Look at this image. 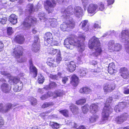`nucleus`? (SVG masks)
Segmentation results:
<instances>
[{
    "mask_svg": "<svg viewBox=\"0 0 129 129\" xmlns=\"http://www.w3.org/2000/svg\"><path fill=\"white\" fill-rule=\"evenodd\" d=\"M85 38L84 35L82 34L80 35L77 38H75L73 39L70 38H67L64 40L65 47L68 49H72L74 46H77L79 51L82 52L85 49L83 42L85 40Z\"/></svg>",
    "mask_w": 129,
    "mask_h": 129,
    "instance_id": "obj_1",
    "label": "nucleus"
},
{
    "mask_svg": "<svg viewBox=\"0 0 129 129\" xmlns=\"http://www.w3.org/2000/svg\"><path fill=\"white\" fill-rule=\"evenodd\" d=\"M61 13L66 17H70V16L74 14L78 17L81 16L83 14V10L80 7L76 6L73 9L71 6H69L67 8H63L61 10Z\"/></svg>",
    "mask_w": 129,
    "mask_h": 129,
    "instance_id": "obj_2",
    "label": "nucleus"
},
{
    "mask_svg": "<svg viewBox=\"0 0 129 129\" xmlns=\"http://www.w3.org/2000/svg\"><path fill=\"white\" fill-rule=\"evenodd\" d=\"M88 46L90 49H94L95 51L91 54V56L94 57V58H96L100 54L102 50L100 46V41L98 38L95 36L92 37L89 40Z\"/></svg>",
    "mask_w": 129,
    "mask_h": 129,
    "instance_id": "obj_3",
    "label": "nucleus"
},
{
    "mask_svg": "<svg viewBox=\"0 0 129 129\" xmlns=\"http://www.w3.org/2000/svg\"><path fill=\"white\" fill-rule=\"evenodd\" d=\"M62 17L67 19L65 22H63L60 26V29L63 31L69 30L70 29L74 28L75 26L74 21L71 17H66L63 16V14H62Z\"/></svg>",
    "mask_w": 129,
    "mask_h": 129,
    "instance_id": "obj_4",
    "label": "nucleus"
},
{
    "mask_svg": "<svg viewBox=\"0 0 129 129\" xmlns=\"http://www.w3.org/2000/svg\"><path fill=\"white\" fill-rule=\"evenodd\" d=\"M119 38L121 42L127 43V46L126 47V51L129 54V30H123L119 35Z\"/></svg>",
    "mask_w": 129,
    "mask_h": 129,
    "instance_id": "obj_5",
    "label": "nucleus"
},
{
    "mask_svg": "<svg viewBox=\"0 0 129 129\" xmlns=\"http://www.w3.org/2000/svg\"><path fill=\"white\" fill-rule=\"evenodd\" d=\"M113 110L112 108L109 105L105 104L103 110V111L102 115V123H105L107 121L109 113L111 112Z\"/></svg>",
    "mask_w": 129,
    "mask_h": 129,
    "instance_id": "obj_6",
    "label": "nucleus"
},
{
    "mask_svg": "<svg viewBox=\"0 0 129 129\" xmlns=\"http://www.w3.org/2000/svg\"><path fill=\"white\" fill-rule=\"evenodd\" d=\"M122 46L120 44L115 43L113 40H111L108 42V49L110 52H118L122 49Z\"/></svg>",
    "mask_w": 129,
    "mask_h": 129,
    "instance_id": "obj_7",
    "label": "nucleus"
},
{
    "mask_svg": "<svg viewBox=\"0 0 129 129\" xmlns=\"http://www.w3.org/2000/svg\"><path fill=\"white\" fill-rule=\"evenodd\" d=\"M22 48L21 46H17L15 47L13 51V53L16 57L17 58H19L18 61L20 62H25L26 60V58L24 56H22Z\"/></svg>",
    "mask_w": 129,
    "mask_h": 129,
    "instance_id": "obj_8",
    "label": "nucleus"
},
{
    "mask_svg": "<svg viewBox=\"0 0 129 129\" xmlns=\"http://www.w3.org/2000/svg\"><path fill=\"white\" fill-rule=\"evenodd\" d=\"M36 20V19L31 16L27 17L25 19L22 25L23 26V29H29L31 26V23L34 24L35 23Z\"/></svg>",
    "mask_w": 129,
    "mask_h": 129,
    "instance_id": "obj_9",
    "label": "nucleus"
},
{
    "mask_svg": "<svg viewBox=\"0 0 129 129\" xmlns=\"http://www.w3.org/2000/svg\"><path fill=\"white\" fill-rule=\"evenodd\" d=\"M56 3L54 0H47L44 4L45 9L49 13L53 11V8L56 6Z\"/></svg>",
    "mask_w": 129,
    "mask_h": 129,
    "instance_id": "obj_10",
    "label": "nucleus"
},
{
    "mask_svg": "<svg viewBox=\"0 0 129 129\" xmlns=\"http://www.w3.org/2000/svg\"><path fill=\"white\" fill-rule=\"evenodd\" d=\"M41 6L40 4L38 3L37 6H36L34 8L33 4H29L27 6L26 10L29 13H31L33 12L34 10L35 11H37L41 8Z\"/></svg>",
    "mask_w": 129,
    "mask_h": 129,
    "instance_id": "obj_11",
    "label": "nucleus"
},
{
    "mask_svg": "<svg viewBox=\"0 0 129 129\" xmlns=\"http://www.w3.org/2000/svg\"><path fill=\"white\" fill-rule=\"evenodd\" d=\"M128 114L124 113L117 117L115 119V121L117 123L120 124L125 121L127 118Z\"/></svg>",
    "mask_w": 129,
    "mask_h": 129,
    "instance_id": "obj_12",
    "label": "nucleus"
},
{
    "mask_svg": "<svg viewBox=\"0 0 129 129\" xmlns=\"http://www.w3.org/2000/svg\"><path fill=\"white\" fill-rule=\"evenodd\" d=\"M45 44L46 45L48 46V44L52 42L53 37L52 34L48 32L46 33L44 36Z\"/></svg>",
    "mask_w": 129,
    "mask_h": 129,
    "instance_id": "obj_13",
    "label": "nucleus"
},
{
    "mask_svg": "<svg viewBox=\"0 0 129 129\" xmlns=\"http://www.w3.org/2000/svg\"><path fill=\"white\" fill-rule=\"evenodd\" d=\"M120 72L121 74V75L124 79H127L129 77L128 71L126 68H122L120 70Z\"/></svg>",
    "mask_w": 129,
    "mask_h": 129,
    "instance_id": "obj_14",
    "label": "nucleus"
},
{
    "mask_svg": "<svg viewBox=\"0 0 129 129\" xmlns=\"http://www.w3.org/2000/svg\"><path fill=\"white\" fill-rule=\"evenodd\" d=\"M14 106L11 103L7 104L4 107H3L2 105H0V111L3 113L7 112L10 109Z\"/></svg>",
    "mask_w": 129,
    "mask_h": 129,
    "instance_id": "obj_15",
    "label": "nucleus"
},
{
    "mask_svg": "<svg viewBox=\"0 0 129 129\" xmlns=\"http://www.w3.org/2000/svg\"><path fill=\"white\" fill-rule=\"evenodd\" d=\"M126 103H129L121 102L119 103L114 108L115 111L116 112H119L121 111L126 105Z\"/></svg>",
    "mask_w": 129,
    "mask_h": 129,
    "instance_id": "obj_16",
    "label": "nucleus"
},
{
    "mask_svg": "<svg viewBox=\"0 0 129 129\" xmlns=\"http://www.w3.org/2000/svg\"><path fill=\"white\" fill-rule=\"evenodd\" d=\"M67 70L69 72H72L74 71L76 68V66L74 62L71 61L67 64Z\"/></svg>",
    "mask_w": 129,
    "mask_h": 129,
    "instance_id": "obj_17",
    "label": "nucleus"
},
{
    "mask_svg": "<svg viewBox=\"0 0 129 129\" xmlns=\"http://www.w3.org/2000/svg\"><path fill=\"white\" fill-rule=\"evenodd\" d=\"M1 88L4 92L7 93L9 92L11 87L7 83H4L2 85Z\"/></svg>",
    "mask_w": 129,
    "mask_h": 129,
    "instance_id": "obj_18",
    "label": "nucleus"
},
{
    "mask_svg": "<svg viewBox=\"0 0 129 129\" xmlns=\"http://www.w3.org/2000/svg\"><path fill=\"white\" fill-rule=\"evenodd\" d=\"M115 85L114 84H106L104 87V89L105 92H111L115 88Z\"/></svg>",
    "mask_w": 129,
    "mask_h": 129,
    "instance_id": "obj_19",
    "label": "nucleus"
},
{
    "mask_svg": "<svg viewBox=\"0 0 129 129\" xmlns=\"http://www.w3.org/2000/svg\"><path fill=\"white\" fill-rule=\"evenodd\" d=\"M115 69V65L114 63L112 62L109 64L108 67V72L110 74L116 73L117 71Z\"/></svg>",
    "mask_w": 129,
    "mask_h": 129,
    "instance_id": "obj_20",
    "label": "nucleus"
},
{
    "mask_svg": "<svg viewBox=\"0 0 129 129\" xmlns=\"http://www.w3.org/2000/svg\"><path fill=\"white\" fill-rule=\"evenodd\" d=\"M98 7L96 4H91L88 7L87 11L88 13L92 14L95 12L97 8Z\"/></svg>",
    "mask_w": 129,
    "mask_h": 129,
    "instance_id": "obj_21",
    "label": "nucleus"
},
{
    "mask_svg": "<svg viewBox=\"0 0 129 129\" xmlns=\"http://www.w3.org/2000/svg\"><path fill=\"white\" fill-rule=\"evenodd\" d=\"M47 63L49 66L52 67H55L58 65L57 62L53 58H48L47 60Z\"/></svg>",
    "mask_w": 129,
    "mask_h": 129,
    "instance_id": "obj_22",
    "label": "nucleus"
},
{
    "mask_svg": "<svg viewBox=\"0 0 129 129\" xmlns=\"http://www.w3.org/2000/svg\"><path fill=\"white\" fill-rule=\"evenodd\" d=\"M98 107L97 103L91 104L89 107L90 112L92 113H95L98 111Z\"/></svg>",
    "mask_w": 129,
    "mask_h": 129,
    "instance_id": "obj_23",
    "label": "nucleus"
},
{
    "mask_svg": "<svg viewBox=\"0 0 129 129\" xmlns=\"http://www.w3.org/2000/svg\"><path fill=\"white\" fill-rule=\"evenodd\" d=\"M17 17L14 14H12L10 16L9 21L13 24H15L17 22Z\"/></svg>",
    "mask_w": 129,
    "mask_h": 129,
    "instance_id": "obj_24",
    "label": "nucleus"
},
{
    "mask_svg": "<svg viewBox=\"0 0 129 129\" xmlns=\"http://www.w3.org/2000/svg\"><path fill=\"white\" fill-rule=\"evenodd\" d=\"M15 41L18 43L21 44L24 42V39L23 36L21 35L17 36L15 38Z\"/></svg>",
    "mask_w": 129,
    "mask_h": 129,
    "instance_id": "obj_25",
    "label": "nucleus"
},
{
    "mask_svg": "<svg viewBox=\"0 0 129 129\" xmlns=\"http://www.w3.org/2000/svg\"><path fill=\"white\" fill-rule=\"evenodd\" d=\"M88 22L87 20H84L82 21L80 25L83 29L85 31H88V26L86 25Z\"/></svg>",
    "mask_w": 129,
    "mask_h": 129,
    "instance_id": "obj_26",
    "label": "nucleus"
},
{
    "mask_svg": "<svg viewBox=\"0 0 129 129\" xmlns=\"http://www.w3.org/2000/svg\"><path fill=\"white\" fill-rule=\"evenodd\" d=\"M48 21L49 22L50 25L52 27H55L58 24L56 19L54 18L49 19L47 20V22Z\"/></svg>",
    "mask_w": 129,
    "mask_h": 129,
    "instance_id": "obj_27",
    "label": "nucleus"
},
{
    "mask_svg": "<svg viewBox=\"0 0 129 129\" xmlns=\"http://www.w3.org/2000/svg\"><path fill=\"white\" fill-rule=\"evenodd\" d=\"M70 108L74 114H77L78 113L79 110L78 108L76 107L74 105L71 104Z\"/></svg>",
    "mask_w": 129,
    "mask_h": 129,
    "instance_id": "obj_28",
    "label": "nucleus"
},
{
    "mask_svg": "<svg viewBox=\"0 0 129 129\" xmlns=\"http://www.w3.org/2000/svg\"><path fill=\"white\" fill-rule=\"evenodd\" d=\"M72 83L75 86H76L79 82L78 78L75 75H73L72 76Z\"/></svg>",
    "mask_w": 129,
    "mask_h": 129,
    "instance_id": "obj_29",
    "label": "nucleus"
},
{
    "mask_svg": "<svg viewBox=\"0 0 129 129\" xmlns=\"http://www.w3.org/2000/svg\"><path fill=\"white\" fill-rule=\"evenodd\" d=\"M40 49V45L39 43H34L32 45L31 49L34 52H37Z\"/></svg>",
    "mask_w": 129,
    "mask_h": 129,
    "instance_id": "obj_30",
    "label": "nucleus"
},
{
    "mask_svg": "<svg viewBox=\"0 0 129 129\" xmlns=\"http://www.w3.org/2000/svg\"><path fill=\"white\" fill-rule=\"evenodd\" d=\"M91 91V90L88 88L83 87L80 89L79 92L81 93L88 94Z\"/></svg>",
    "mask_w": 129,
    "mask_h": 129,
    "instance_id": "obj_31",
    "label": "nucleus"
},
{
    "mask_svg": "<svg viewBox=\"0 0 129 129\" xmlns=\"http://www.w3.org/2000/svg\"><path fill=\"white\" fill-rule=\"evenodd\" d=\"M62 74L61 73H58L57 75L50 74L49 77L50 78L54 80H58L61 77Z\"/></svg>",
    "mask_w": 129,
    "mask_h": 129,
    "instance_id": "obj_32",
    "label": "nucleus"
},
{
    "mask_svg": "<svg viewBox=\"0 0 129 129\" xmlns=\"http://www.w3.org/2000/svg\"><path fill=\"white\" fill-rule=\"evenodd\" d=\"M60 52L59 50L52 48H49L48 49V53L52 55H54L56 53H59Z\"/></svg>",
    "mask_w": 129,
    "mask_h": 129,
    "instance_id": "obj_33",
    "label": "nucleus"
},
{
    "mask_svg": "<svg viewBox=\"0 0 129 129\" xmlns=\"http://www.w3.org/2000/svg\"><path fill=\"white\" fill-rule=\"evenodd\" d=\"M87 72V69L82 68L80 69L78 71V74L80 76L82 77L85 76Z\"/></svg>",
    "mask_w": 129,
    "mask_h": 129,
    "instance_id": "obj_34",
    "label": "nucleus"
},
{
    "mask_svg": "<svg viewBox=\"0 0 129 129\" xmlns=\"http://www.w3.org/2000/svg\"><path fill=\"white\" fill-rule=\"evenodd\" d=\"M53 93L52 92H49L47 93L42 96L40 98L42 100H44L48 98L53 95Z\"/></svg>",
    "mask_w": 129,
    "mask_h": 129,
    "instance_id": "obj_35",
    "label": "nucleus"
},
{
    "mask_svg": "<svg viewBox=\"0 0 129 129\" xmlns=\"http://www.w3.org/2000/svg\"><path fill=\"white\" fill-rule=\"evenodd\" d=\"M38 17L39 19L42 21H45L47 20L45 17L44 13L43 12L40 13L38 14Z\"/></svg>",
    "mask_w": 129,
    "mask_h": 129,
    "instance_id": "obj_36",
    "label": "nucleus"
},
{
    "mask_svg": "<svg viewBox=\"0 0 129 129\" xmlns=\"http://www.w3.org/2000/svg\"><path fill=\"white\" fill-rule=\"evenodd\" d=\"M30 71L33 73L34 77H36L37 76V68L33 66L30 67Z\"/></svg>",
    "mask_w": 129,
    "mask_h": 129,
    "instance_id": "obj_37",
    "label": "nucleus"
},
{
    "mask_svg": "<svg viewBox=\"0 0 129 129\" xmlns=\"http://www.w3.org/2000/svg\"><path fill=\"white\" fill-rule=\"evenodd\" d=\"M16 84V86H17V87L16 86V88H17V89L16 88V90L15 91H19L20 90L22 89L23 87V84L22 83V82L20 80Z\"/></svg>",
    "mask_w": 129,
    "mask_h": 129,
    "instance_id": "obj_38",
    "label": "nucleus"
},
{
    "mask_svg": "<svg viewBox=\"0 0 129 129\" xmlns=\"http://www.w3.org/2000/svg\"><path fill=\"white\" fill-rule=\"evenodd\" d=\"M50 124L52 128L54 129H57L59 127V124L55 122H51Z\"/></svg>",
    "mask_w": 129,
    "mask_h": 129,
    "instance_id": "obj_39",
    "label": "nucleus"
},
{
    "mask_svg": "<svg viewBox=\"0 0 129 129\" xmlns=\"http://www.w3.org/2000/svg\"><path fill=\"white\" fill-rule=\"evenodd\" d=\"M101 70L98 67L96 69H93L91 70L90 71L94 75H96L101 72Z\"/></svg>",
    "mask_w": 129,
    "mask_h": 129,
    "instance_id": "obj_40",
    "label": "nucleus"
},
{
    "mask_svg": "<svg viewBox=\"0 0 129 129\" xmlns=\"http://www.w3.org/2000/svg\"><path fill=\"white\" fill-rule=\"evenodd\" d=\"M7 20V18L3 17V15L0 14V23L1 24H4L6 23Z\"/></svg>",
    "mask_w": 129,
    "mask_h": 129,
    "instance_id": "obj_41",
    "label": "nucleus"
},
{
    "mask_svg": "<svg viewBox=\"0 0 129 129\" xmlns=\"http://www.w3.org/2000/svg\"><path fill=\"white\" fill-rule=\"evenodd\" d=\"M89 107V106L87 104H86L82 107V111L84 114H86L88 112Z\"/></svg>",
    "mask_w": 129,
    "mask_h": 129,
    "instance_id": "obj_42",
    "label": "nucleus"
},
{
    "mask_svg": "<svg viewBox=\"0 0 129 129\" xmlns=\"http://www.w3.org/2000/svg\"><path fill=\"white\" fill-rule=\"evenodd\" d=\"M53 105L54 103L52 102H46L43 104L42 106V107L43 108H46L51 106H53Z\"/></svg>",
    "mask_w": 129,
    "mask_h": 129,
    "instance_id": "obj_43",
    "label": "nucleus"
},
{
    "mask_svg": "<svg viewBox=\"0 0 129 129\" xmlns=\"http://www.w3.org/2000/svg\"><path fill=\"white\" fill-rule=\"evenodd\" d=\"M44 77L41 74L39 75L38 76V81L39 83H42L44 82Z\"/></svg>",
    "mask_w": 129,
    "mask_h": 129,
    "instance_id": "obj_44",
    "label": "nucleus"
},
{
    "mask_svg": "<svg viewBox=\"0 0 129 129\" xmlns=\"http://www.w3.org/2000/svg\"><path fill=\"white\" fill-rule=\"evenodd\" d=\"M61 60L62 58L61 56L60 52L59 53H58L56 58V61L57 62V63L58 65L60 63Z\"/></svg>",
    "mask_w": 129,
    "mask_h": 129,
    "instance_id": "obj_45",
    "label": "nucleus"
},
{
    "mask_svg": "<svg viewBox=\"0 0 129 129\" xmlns=\"http://www.w3.org/2000/svg\"><path fill=\"white\" fill-rule=\"evenodd\" d=\"M86 99L85 98H83L76 101V103L78 105L83 104L86 102Z\"/></svg>",
    "mask_w": 129,
    "mask_h": 129,
    "instance_id": "obj_46",
    "label": "nucleus"
},
{
    "mask_svg": "<svg viewBox=\"0 0 129 129\" xmlns=\"http://www.w3.org/2000/svg\"><path fill=\"white\" fill-rule=\"evenodd\" d=\"M98 118V117L97 115H93L89 118L90 122L92 123L95 122Z\"/></svg>",
    "mask_w": 129,
    "mask_h": 129,
    "instance_id": "obj_47",
    "label": "nucleus"
},
{
    "mask_svg": "<svg viewBox=\"0 0 129 129\" xmlns=\"http://www.w3.org/2000/svg\"><path fill=\"white\" fill-rule=\"evenodd\" d=\"M62 114L65 116L68 117L69 116L68 111L67 110H61L59 111Z\"/></svg>",
    "mask_w": 129,
    "mask_h": 129,
    "instance_id": "obj_48",
    "label": "nucleus"
},
{
    "mask_svg": "<svg viewBox=\"0 0 129 129\" xmlns=\"http://www.w3.org/2000/svg\"><path fill=\"white\" fill-rule=\"evenodd\" d=\"M90 0H82V4L84 9L85 10V8L86 6L89 3Z\"/></svg>",
    "mask_w": 129,
    "mask_h": 129,
    "instance_id": "obj_49",
    "label": "nucleus"
},
{
    "mask_svg": "<svg viewBox=\"0 0 129 129\" xmlns=\"http://www.w3.org/2000/svg\"><path fill=\"white\" fill-rule=\"evenodd\" d=\"M29 100L30 101L32 105H36L37 101L35 98L32 97L29 99Z\"/></svg>",
    "mask_w": 129,
    "mask_h": 129,
    "instance_id": "obj_50",
    "label": "nucleus"
},
{
    "mask_svg": "<svg viewBox=\"0 0 129 129\" xmlns=\"http://www.w3.org/2000/svg\"><path fill=\"white\" fill-rule=\"evenodd\" d=\"M98 7L99 8V10L101 11H103L104 10V5L102 2H100L98 3Z\"/></svg>",
    "mask_w": 129,
    "mask_h": 129,
    "instance_id": "obj_51",
    "label": "nucleus"
},
{
    "mask_svg": "<svg viewBox=\"0 0 129 129\" xmlns=\"http://www.w3.org/2000/svg\"><path fill=\"white\" fill-rule=\"evenodd\" d=\"M54 94H55L56 95V96H54L53 94V97L54 98H56L57 96H62L63 94V93L62 92L60 91H55L54 93Z\"/></svg>",
    "mask_w": 129,
    "mask_h": 129,
    "instance_id": "obj_52",
    "label": "nucleus"
},
{
    "mask_svg": "<svg viewBox=\"0 0 129 129\" xmlns=\"http://www.w3.org/2000/svg\"><path fill=\"white\" fill-rule=\"evenodd\" d=\"M69 125L71 128H76L77 126V124L74 122H71L69 124Z\"/></svg>",
    "mask_w": 129,
    "mask_h": 129,
    "instance_id": "obj_53",
    "label": "nucleus"
},
{
    "mask_svg": "<svg viewBox=\"0 0 129 129\" xmlns=\"http://www.w3.org/2000/svg\"><path fill=\"white\" fill-rule=\"evenodd\" d=\"M123 92L125 94H129V86H127L124 88Z\"/></svg>",
    "mask_w": 129,
    "mask_h": 129,
    "instance_id": "obj_54",
    "label": "nucleus"
},
{
    "mask_svg": "<svg viewBox=\"0 0 129 129\" xmlns=\"http://www.w3.org/2000/svg\"><path fill=\"white\" fill-rule=\"evenodd\" d=\"M13 32V31L12 29V28L11 27H9L7 28V33L9 35H12Z\"/></svg>",
    "mask_w": 129,
    "mask_h": 129,
    "instance_id": "obj_55",
    "label": "nucleus"
},
{
    "mask_svg": "<svg viewBox=\"0 0 129 129\" xmlns=\"http://www.w3.org/2000/svg\"><path fill=\"white\" fill-rule=\"evenodd\" d=\"M56 86V84L54 82H51L49 84V86L50 88H55Z\"/></svg>",
    "mask_w": 129,
    "mask_h": 129,
    "instance_id": "obj_56",
    "label": "nucleus"
},
{
    "mask_svg": "<svg viewBox=\"0 0 129 129\" xmlns=\"http://www.w3.org/2000/svg\"><path fill=\"white\" fill-rule=\"evenodd\" d=\"M1 74L4 76H6L7 77H10L11 75L10 74H9L7 72H5V71H1Z\"/></svg>",
    "mask_w": 129,
    "mask_h": 129,
    "instance_id": "obj_57",
    "label": "nucleus"
},
{
    "mask_svg": "<svg viewBox=\"0 0 129 129\" xmlns=\"http://www.w3.org/2000/svg\"><path fill=\"white\" fill-rule=\"evenodd\" d=\"M112 98L111 97H110L107 99L105 104L110 105V104L112 102Z\"/></svg>",
    "mask_w": 129,
    "mask_h": 129,
    "instance_id": "obj_58",
    "label": "nucleus"
},
{
    "mask_svg": "<svg viewBox=\"0 0 129 129\" xmlns=\"http://www.w3.org/2000/svg\"><path fill=\"white\" fill-rule=\"evenodd\" d=\"M18 77H14L13 80V82L15 84H16L19 81V79L18 78Z\"/></svg>",
    "mask_w": 129,
    "mask_h": 129,
    "instance_id": "obj_59",
    "label": "nucleus"
},
{
    "mask_svg": "<svg viewBox=\"0 0 129 129\" xmlns=\"http://www.w3.org/2000/svg\"><path fill=\"white\" fill-rule=\"evenodd\" d=\"M68 78L67 77H64L62 78V81L64 84H65L68 80Z\"/></svg>",
    "mask_w": 129,
    "mask_h": 129,
    "instance_id": "obj_60",
    "label": "nucleus"
},
{
    "mask_svg": "<svg viewBox=\"0 0 129 129\" xmlns=\"http://www.w3.org/2000/svg\"><path fill=\"white\" fill-rule=\"evenodd\" d=\"M50 43L51 44V45L52 46L56 45L57 46L58 45V42L56 41H52V42Z\"/></svg>",
    "mask_w": 129,
    "mask_h": 129,
    "instance_id": "obj_61",
    "label": "nucleus"
},
{
    "mask_svg": "<svg viewBox=\"0 0 129 129\" xmlns=\"http://www.w3.org/2000/svg\"><path fill=\"white\" fill-rule=\"evenodd\" d=\"M39 40V38L38 36H36L34 38V43H39L38 42Z\"/></svg>",
    "mask_w": 129,
    "mask_h": 129,
    "instance_id": "obj_62",
    "label": "nucleus"
},
{
    "mask_svg": "<svg viewBox=\"0 0 129 129\" xmlns=\"http://www.w3.org/2000/svg\"><path fill=\"white\" fill-rule=\"evenodd\" d=\"M109 32V34H110L109 35H110L111 36L114 35L116 36L115 34H116V32H115V31L114 30H112L111 31H110L109 32Z\"/></svg>",
    "mask_w": 129,
    "mask_h": 129,
    "instance_id": "obj_63",
    "label": "nucleus"
},
{
    "mask_svg": "<svg viewBox=\"0 0 129 129\" xmlns=\"http://www.w3.org/2000/svg\"><path fill=\"white\" fill-rule=\"evenodd\" d=\"M114 1V0H108L107 1L108 5H110L112 4Z\"/></svg>",
    "mask_w": 129,
    "mask_h": 129,
    "instance_id": "obj_64",
    "label": "nucleus"
}]
</instances>
